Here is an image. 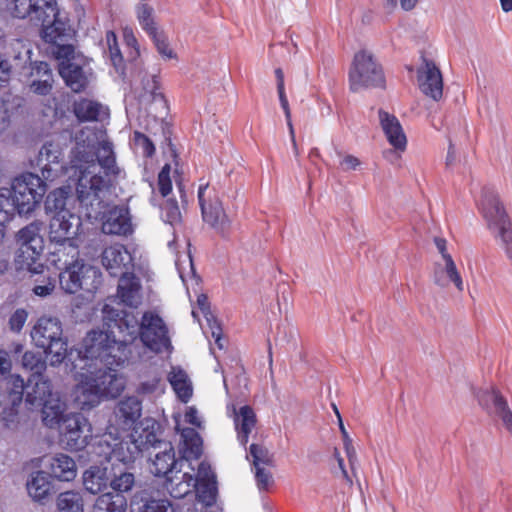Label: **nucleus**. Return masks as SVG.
<instances>
[{
	"label": "nucleus",
	"instance_id": "30",
	"mask_svg": "<svg viewBox=\"0 0 512 512\" xmlns=\"http://www.w3.org/2000/svg\"><path fill=\"white\" fill-rule=\"evenodd\" d=\"M48 468L50 475L60 481H72L77 475L74 459L63 453L51 457Z\"/></svg>",
	"mask_w": 512,
	"mask_h": 512
},
{
	"label": "nucleus",
	"instance_id": "15",
	"mask_svg": "<svg viewBox=\"0 0 512 512\" xmlns=\"http://www.w3.org/2000/svg\"><path fill=\"white\" fill-rule=\"evenodd\" d=\"M56 427L59 429L61 445L68 450L84 449L92 436L91 425L81 413L66 414Z\"/></svg>",
	"mask_w": 512,
	"mask_h": 512
},
{
	"label": "nucleus",
	"instance_id": "7",
	"mask_svg": "<svg viewBox=\"0 0 512 512\" xmlns=\"http://www.w3.org/2000/svg\"><path fill=\"white\" fill-rule=\"evenodd\" d=\"M30 336L35 346L43 349L47 356L50 355V365L58 366L66 358L69 360L68 343L63 337L62 323L57 317H40Z\"/></svg>",
	"mask_w": 512,
	"mask_h": 512
},
{
	"label": "nucleus",
	"instance_id": "54",
	"mask_svg": "<svg viewBox=\"0 0 512 512\" xmlns=\"http://www.w3.org/2000/svg\"><path fill=\"white\" fill-rule=\"evenodd\" d=\"M250 455L253 458L254 467H261V464L272 466L273 457L269 451L261 445L252 444L249 449Z\"/></svg>",
	"mask_w": 512,
	"mask_h": 512
},
{
	"label": "nucleus",
	"instance_id": "31",
	"mask_svg": "<svg viewBox=\"0 0 512 512\" xmlns=\"http://www.w3.org/2000/svg\"><path fill=\"white\" fill-rule=\"evenodd\" d=\"M73 112L81 122L101 121L108 116V111L103 105L85 98L74 103Z\"/></svg>",
	"mask_w": 512,
	"mask_h": 512
},
{
	"label": "nucleus",
	"instance_id": "40",
	"mask_svg": "<svg viewBox=\"0 0 512 512\" xmlns=\"http://www.w3.org/2000/svg\"><path fill=\"white\" fill-rule=\"evenodd\" d=\"M126 508L127 500L124 495L108 492L96 499L93 512H125Z\"/></svg>",
	"mask_w": 512,
	"mask_h": 512
},
{
	"label": "nucleus",
	"instance_id": "20",
	"mask_svg": "<svg viewBox=\"0 0 512 512\" xmlns=\"http://www.w3.org/2000/svg\"><path fill=\"white\" fill-rule=\"evenodd\" d=\"M419 88L423 94L439 101L443 95V79L439 68L431 60L424 59L418 69Z\"/></svg>",
	"mask_w": 512,
	"mask_h": 512
},
{
	"label": "nucleus",
	"instance_id": "34",
	"mask_svg": "<svg viewBox=\"0 0 512 512\" xmlns=\"http://www.w3.org/2000/svg\"><path fill=\"white\" fill-rule=\"evenodd\" d=\"M58 393L52 391L50 380L39 377L35 384L27 390L25 402L30 408H39L46 403L48 399L54 397Z\"/></svg>",
	"mask_w": 512,
	"mask_h": 512
},
{
	"label": "nucleus",
	"instance_id": "55",
	"mask_svg": "<svg viewBox=\"0 0 512 512\" xmlns=\"http://www.w3.org/2000/svg\"><path fill=\"white\" fill-rule=\"evenodd\" d=\"M162 217L165 222L174 225L181 220V212L175 200H167L162 207Z\"/></svg>",
	"mask_w": 512,
	"mask_h": 512
},
{
	"label": "nucleus",
	"instance_id": "23",
	"mask_svg": "<svg viewBox=\"0 0 512 512\" xmlns=\"http://www.w3.org/2000/svg\"><path fill=\"white\" fill-rule=\"evenodd\" d=\"M105 234L128 235L132 232L129 209L125 206H114L105 215L102 223Z\"/></svg>",
	"mask_w": 512,
	"mask_h": 512
},
{
	"label": "nucleus",
	"instance_id": "63",
	"mask_svg": "<svg viewBox=\"0 0 512 512\" xmlns=\"http://www.w3.org/2000/svg\"><path fill=\"white\" fill-rule=\"evenodd\" d=\"M185 421L198 428L201 427V420L199 417L198 410L195 407H189L185 413Z\"/></svg>",
	"mask_w": 512,
	"mask_h": 512
},
{
	"label": "nucleus",
	"instance_id": "9",
	"mask_svg": "<svg viewBox=\"0 0 512 512\" xmlns=\"http://www.w3.org/2000/svg\"><path fill=\"white\" fill-rule=\"evenodd\" d=\"M197 196L203 222L217 235L228 239L232 231V219L226 213L216 187L208 183L200 184Z\"/></svg>",
	"mask_w": 512,
	"mask_h": 512
},
{
	"label": "nucleus",
	"instance_id": "27",
	"mask_svg": "<svg viewBox=\"0 0 512 512\" xmlns=\"http://www.w3.org/2000/svg\"><path fill=\"white\" fill-rule=\"evenodd\" d=\"M158 423L153 419H145L140 423V426L133 428L130 436L135 444H137L139 451L142 452L149 447L154 449L161 448L164 441L159 440L157 436Z\"/></svg>",
	"mask_w": 512,
	"mask_h": 512
},
{
	"label": "nucleus",
	"instance_id": "59",
	"mask_svg": "<svg viewBox=\"0 0 512 512\" xmlns=\"http://www.w3.org/2000/svg\"><path fill=\"white\" fill-rule=\"evenodd\" d=\"M255 478L260 490H267L273 484V477L264 467H255Z\"/></svg>",
	"mask_w": 512,
	"mask_h": 512
},
{
	"label": "nucleus",
	"instance_id": "37",
	"mask_svg": "<svg viewBox=\"0 0 512 512\" xmlns=\"http://www.w3.org/2000/svg\"><path fill=\"white\" fill-rule=\"evenodd\" d=\"M51 490L52 482L46 472L36 471L31 474L27 482V491L34 501L41 502L45 500L50 495Z\"/></svg>",
	"mask_w": 512,
	"mask_h": 512
},
{
	"label": "nucleus",
	"instance_id": "46",
	"mask_svg": "<svg viewBox=\"0 0 512 512\" xmlns=\"http://www.w3.org/2000/svg\"><path fill=\"white\" fill-rule=\"evenodd\" d=\"M162 379L161 372L158 368H151L145 378L141 381L137 388L139 394H152L156 392L160 386Z\"/></svg>",
	"mask_w": 512,
	"mask_h": 512
},
{
	"label": "nucleus",
	"instance_id": "64",
	"mask_svg": "<svg viewBox=\"0 0 512 512\" xmlns=\"http://www.w3.org/2000/svg\"><path fill=\"white\" fill-rule=\"evenodd\" d=\"M55 288L54 283L51 281H48L45 285H36L33 288V292L40 297H45L50 295Z\"/></svg>",
	"mask_w": 512,
	"mask_h": 512
},
{
	"label": "nucleus",
	"instance_id": "11",
	"mask_svg": "<svg viewBox=\"0 0 512 512\" xmlns=\"http://www.w3.org/2000/svg\"><path fill=\"white\" fill-rule=\"evenodd\" d=\"M385 77L381 65L374 55L361 50L354 55L349 70V85L353 92L366 88L383 87Z\"/></svg>",
	"mask_w": 512,
	"mask_h": 512
},
{
	"label": "nucleus",
	"instance_id": "29",
	"mask_svg": "<svg viewBox=\"0 0 512 512\" xmlns=\"http://www.w3.org/2000/svg\"><path fill=\"white\" fill-rule=\"evenodd\" d=\"M117 296L126 306L136 308L141 304V283L133 271L119 277Z\"/></svg>",
	"mask_w": 512,
	"mask_h": 512
},
{
	"label": "nucleus",
	"instance_id": "6",
	"mask_svg": "<svg viewBox=\"0 0 512 512\" xmlns=\"http://www.w3.org/2000/svg\"><path fill=\"white\" fill-rule=\"evenodd\" d=\"M478 205L490 232L500 241L512 265V223L495 189L484 187Z\"/></svg>",
	"mask_w": 512,
	"mask_h": 512
},
{
	"label": "nucleus",
	"instance_id": "41",
	"mask_svg": "<svg viewBox=\"0 0 512 512\" xmlns=\"http://www.w3.org/2000/svg\"><path fill=\"white\" fill-rule=\"evenodd\" d=\"M15 388L16 389L9 393L8 397L11 403V407H5L2 412V421L7 427H10L16 422L18 414L16 407L22 403L23 399V380L19 377L16 378Z\"/></svg>",
	"mask_w": 512,
	"mask_h": 512
},
{
	"label": "nucleus",
	"instance_id": "25",
	"mask_svg": "<svg viewBox=\"0 0 512 512\" xmlns=\"http://www.w3.org/2000/svg\"><path fill=\"white\" fill-rule=\"evenodd\" d=\"M29 89L37 95H48L54 84L52 70L47 62L39 61L31 65Z\"/></svg>",
	"mask_w": 512,
	"mask_h": 512
},
{
	"label": "nucleus",
	"instance_id": "42",
	"mask_svg": "<svg viewBox=\"0 0 512 512\" xmlns=\"http://www.w3.org/2000/svg\"><path fill=\"white\" fill-rule=\"evenodd\" d=\"M57 506L60 512H83L84 504L80 492L66 491L58 496Z\"/></svg>",
	"mask_w": 512,
	"mask_h": 512
},
{
	"label": "nucleus",
	"instance_id": "36",
	"mask_svg": "<svg viewBox=\"0 0 512 512\" xmlns=\"http://www.w3.org/2000/svg\"><path fill=\"white\" fill-rule=\"evenodd\" d=\"M180 452L182 460L198 459L202 454V439L193 428H184L181 432Z\"/></svg>",
	"mask_w": 512,
	"mask_h": 512
},
{
	"label": "nucleus",
	"instance_id": "24",
	"mask_svg": "<svg viewBox=\"0 0 512 512\" xmlns=\"http://www.w3.org/2000/svg\"><path fill=\"white\" fill-rule=\"evenodd\" d=\"M160 450L154 454L150 471L155 476H168L174 474L177 470V466H182L183 460H176L175 451L170 442L163 443Z\"/></svg>",
	"mask_w": 512,
	"mask_h": 512
},
{
	"label": "nucleus",
	"instance_id": "56",
	"mask_svg": "<svg viewBox=\"0 0 512 512\" xmlns=\"http://www.w3.org/2000/svg\"><path fill=\"white\" fill-rule=\"evenodd\" d=\"M134 144L137 149L141 150L145 157H152L155 153L153 142L141 132H134Z\"/></svg>",
	"mask_w": 512,
	"mask_h": 512
},
{
	"label": "nucleus",
	"instance_id": "33",
	"mask_svg": "<svg viewBox=\"0 0 512 512\" xmlns=\"http://www.w3.org/2000/svg\"><path fill=\"white\" fill-rule=\"evenodd\" d=\"M42 413V421L49 428H56L62 419L66 416V404L60 399L59 394L48 399L46 403L39 407Z\"/></svg>",
	"mask_w": 512,
	"mask_h": 512
},
{
	"label": "nucleus",
	"instance_id": "18",
	"mask_svg": "<svg viewBox=\"0 0 512 512\" xmlns=\"http://www.w3.org/2000/svg\"><path fill=\"white\" fill-rule=\"evenodd\" d=\"M479 402L489 415L512 435V410L506 398L498 390L491 389L480 396Z\"/></svg>",
	"mask_w": 512,
	"mask_h": 512
},
{
	"label": "nucleus",
	"instance_id": "61",
	"mask_svg": "<svg viewBox=\"0 0 512 512\" xmlns=\"http://www.w3.org/2000/svg\"><path fill=\"white\" fill-rule=\"evenodd\" d=\"M12 75V64L0 54V88L8 84Z\"/></svg>",
	"mask_w": 512,
	"mask_h": 512
},
{
	"label": "nucleus",
	"instance_id": "10",
	"mask_svg": "<svg viewBox=\"0 0 512 512\" xmlns=\"http://www.w3.org/2000/svg\"><path fill=\"white\" fill-rule=\"evenodd\" d=\"M47 183L39 175L27 172L16 177L11 185L10 203L13 205V214L20 215L32 212L41 202L46 193Z\"/></svg>",
	"mask_w": 512,
	"mask_h": 512
},
{
	"label": "nucleus",
	"instance_id": "57",
	"mask_svg": "<svg viewBox=\"0 0 512 512\" xmlns=\"http://www.w3.org/2000/svg\"><path fill=\"white\" fill-rule=\"evenodd\" d=\"M170 170V165L166 164L158 174V189L163 197H166L172 190Z\"/></svg>",
	"mask_w": 512,
	"mask_h": 512
},
{
	"label": "nucleus",
	"instance_id": "2",
	"mask_svg": "<svg viewBox=\"0 0 512 512\" xmlns=\"http://www.w3.org/2000/svg\"><path fill=\"white\" fill-rule=\"evenodd\" d=\"M69 362L66 366L78 381L75 400L81 409L93 408L101 398H115L123 392L125 381L114 368L123 363H109L103 353L88 354L84 342L80 349H70Z\"/></svg>",
	"mask_w": 512,
	"mask_h": 512
},
{
	"label": "nucleus",
	"instance_id": "53",
	"mask_svg": "<svg viewBox=\"0 0 512 512\" xmlns=\"http://www.w3.org/2000/svg\"><path fill=\"white\" fill-rule=\"evenodd\" d=\"M106 42L108 45V53L113 66L118 70L122 67L123 57L118 47L117 38L114 32L106 33Z\"/></svg>",
	"mask_w": 512,
	"mask_h": 512
},
{
	"label": "nucleus",
	"instance_id": "48",
	"mask_svg": "<svg viewBox=\"0 0 512 512\" xmlns=\"http://www.w3.org/2000/svg\"><path fill=\"white\" fill-rule=\"evenodd\" d=\"M22 365L24 368L29 369L35 375H41L46 369V361L43 356L34 351H26L22 356Z\"/></svg>",
	"mask_w": 512,
	"mask_h": 512
},
{
	"label": "nucleus",
	"instance_id": "4",
	"mask_svg": "<svg viewBox=\"0 0 512 512\" xmlns=\"http://www.w3.org/2000/svg\"><path fill=\"white\" fill-rule=\"evenodd\" d=\"M106 331H91L83 339L87 353H103L109 363H125L130 357V344L139 335L140 322L132 312H113Z\"/></svg>",
	"mask_w": 512,
	"mask_h": 512
},
{
	"label": "nucleus",
	"instance_id": "26",
	"mask_svg": "<svg viewBox=\"0 0 512 512\" xmlns=\"http://www.w3.org/2000/svg\"><path fill=\"white\" fill-rule=\"evenodd\" d=\"M198 474L199 482L195 488L197 499L207 507L213 506L216 503L218 492L216 476L205 463L199 465Z\"/></svg>",
	"mask_w": 512,
	"mask_h": 512
},
{
	"label": "nucleus",
	"instance_id": "5",
	"mask_svg": "<svg viewBox=\"0 0 512 512\" xmlns=\"http://www.w3.org/2000/svg\"><path fill=\"white\" fill-rule=\"evenodd\" d=\"M9 9L17 18L29 17L42 26V39L54 46H72L66 42L72 37V29L66 19L60 17L56 0H8Z\"/></svg>",
	"mask_w": 512,
	"mask_h": 512
},
{
	"label": "nucleus",
	"instance_id": "45",
	"mask_svg": "<svg viewBox=\"0 0 512 512\" xmlns=\"http://www.w3.org/2000/svg\"><path fill=\"white\" fill-rule=\"evenodd\" d=\"M180 469L176 471L174 474L168 476L166 478L165 487L169 494L176 499H181L185 497L192 490L189 488V484H184L183 481L179 478Z\"/></svg>",
	"mask_w": 512,
	"mask_h": 512
},
{
	"label": "nucleus",
	"instance_id": "17",
	"mask_svg": "<svg viewBox=\"0 0 512 512\" xmlns=\"http://www.w3.org/2000/svg\"><path fill=\"white\" fill-rule=\"evenodd\" d=\"M101 263L112 277H121L134 270L131 253L119 243L104 248L101 254Z\"/></svg>",
	"mask_w": 512,
	"mask_h": 512
},
{
	"label": "nucleus",
	"instance_id": "44",
	"mask_svg": "<svg viewBox=\"0 0 512 512\" xmlns=\"http://www.w3.org/2000/svg\"><path fill=\"white\" fill-rule=\"evenodd\" d=\"M66 198L67 192L63 188H58L49 193L45 200L46 211L48 213H53V215L58 214L61 211H69L65 208Z\"/></svg>",
	"mask_w": 512,
	"mask_h": 512
},
{
	"label": "nucleus",
	"instance_id": "47",
	"mask_svg": "<svg viewBox=\"0 0 512 512\" xmlns=\"http://www.w3.org/2000/svg\"><path fill=\"white\" fill-rule=\"evenodd\" d=\"M110 486L116 492L115 494H122L132 489L135 483V477L132 473L127 471H120L119 474L114 473L113 478H110Z\"/></svg>",
	"mask_w": 512,
	"mask_h": 512
},
{
	"label": "nucleus",
	"instance_id": "21",
	"mask_svg": "<svg viewBox=\"0 0 512 512\" xmlns=\"http://www.w3.org/2000/svg\"><path fill=\"white\" fill-rule=\"evenodd\" d=\"M141 415L142 403L134 396L120 400L115 406L113 412L116 426L123 431L135 428Z\"/></svg>",
	"mask_w": 512,
	"mask_h": 512
},
{
	"label": "nucleus",
	"instance_id": "35",
	"mask_svg": "<svg viewBox=\"0 0 512 512\" xmlns=\"http://www.w3.org/2000/svg\"><path fill=\"white\" fill-rule=\"evenodd\" d=\"M235 427L237 430V438L242 446H246L249 434L256 425V415L250 406H242L235 415Z\"/></svg>",
	"mask_w": 512,
	"mask_h": 512
},
{
	"label": "nucleus",
	"instance_id": "28",
	"mask_svg": "<svg viewBox=\"0 0 512 512\" xmlns=\"http://www.w3.org/2000/svg\"><path fill=\"white\" fill-rule=\"evenodd\" d=\"M378 114L380 125L390 145L396 150L404 151L407 139L399 120L394 115L383 110H379Z\"/></svg>",
	"mask_w": 512,
	"mask_h": 512
},
{
	"label": "nucleus",
	"instance_id": "62",
	"mask_svg": "<svg viewBox=\"0 0 512 512\" xmlns=\"http://www.w3.org/2000/svg\"><path fill=\"white\" fill-rule=\"evenodd\" d=\"M340 165L343 171L357 170L361 165V161L353 155H345Z\"/></svg>",
	"mask_w": 512,
	"mask_h": 512
},
{
	"label": "nucleus",
	"instance_id": "8",
	"mask_svg": "<svg viewBox=\"0 0 512 512\" xmlns=\"http://www.w3.org/2000/svg\"><path fill=\"white\" fill-rule=\"evenodd\" d=\"M43 223L34 221L20 229L16 235L19 245L15 262L19 269L32 273L42 272L43 265L39 263L44 251V239L41 235Z\"/></svg>",
	"mask_w": 512,
	"mask_h": 512
},
{
	"label": "nucleus",
	"instance_id": "52",
	"mask_svg": "<svg viewBox=\"0 0 512 512\" xmlns=\"http://www.w3.org/2000/svg\"><path fill=\"white\" fill-rule=\"evenodd\" d=\"M13 218V205L10 203V190L0 189V226H4Z\"/></svg>",
	"mask_w": 512,
	"mask_h": 512
},
{
	"label": "nucleus",
	"instance_id": "38",
	"mask_svg": "<svg viewBox=\"0 0 512 512\" xmlns=\"http://www.w3.org/2000/svg\"><path fill=\"white\" fill-rule=\"evenodd\" d=\"M53 244L54 250L51 253L53 257L52 261L59 269H62V266H64L65 259H68L69 264L83 262L82 260H79V249L75 237L68 239V241L53 242Z\"/></svg>",
	"mask_w": 512,
	"mask_h": 512
},
{
	"label": "nucleus",
	"instance_id": "50",
	"mask_svg": "<svg viewBox=\"0 0 512 512\" xmlns=\"http://www.w3.org/2000/svg\"><path fill=\"white\" fill-rule=\"evenodd\" d=\"M149 37L152 39L158 53L163 59L170 60L177 57L174 50L170 47L168 38L163 31L159 30Z\"/></svg>",
	"mask_w": 512,
	"mask_h": 512
},
{
	"label": "nucleus",
	"instance_id": "43",
	"mask_svg": "<svg viewBox=\"0 0 512 512\" xmlns=\"http://www.w3.org/2000/svg\"><path fill=\"white\" fill-rule=\"evenodd\" d=\"M136 15L140 26L149 36L159 31L154 21L152 7L144 3L138 4L136 6Z\"/></svg>",
	"mask_w": 512,
	"mask_h": 512
},
{
	"label": "nucleus",
	"instance_id": "39",
	"mask_svg": "<svg viewBox=\"0 0 512 512\" xmlns=\"http://www.w3.org/2000/svg\"><path fill=\"white\" fill-rule=\"evenodd\" d=\"M109 481L110 477L106 467L91 466L83 474V485L92 494H97L105 489Z\"/></svg>",
	"mask_w": 512,
	"mask_h": 512
},
{
	"label": "nucleus",
	"instance_id": "16",
	"mask_svg": "<svg viewBox=\"0 0 512 512\" xmlns=\"http://www.w3.org/2000/svg\"><path fill=\"white\" fill-rule=\"evenodd\" d=\"M99 451L96 453L103 456L109 462H120L129 464L134 462L140 451L129 435L126 439L112 438V432L105 434L97 444Z\"/></svg>",
	"mask_w": 512,
	"mask_h": 512
},
{
	"label": "nucleus",
	"instance_id": "1",
	"mask_svg": "<svg viewBox=\"0 0 512 512\" xmlns=\"http://www.w3.org/2000/svg\"><path fill=\"white\" fill-rule=\"evenodd\" d=\"M36 166L40 178L53 183L65 175L75 184L79 202L85 206L100 204L101 194L107 191L120 175L116 164L113 144L100 139L92 129H82L75 138V146L70 152L69 165L63 164V151L58 144L45 143L37 157Z\"/></svg>",
	"mask_w": 512,
	"mask_h": 512
},
{
	"label": "nucleus",
	"instance_id": "3",
	"mask_svg": "<svg viewBox=\"0 0 512 512\" xmlns=\"http://www.w3.org/2000/svg\"><path fill=\"white\" fill-rule=\"evenodd\" d=\"M69 362L66 366L78 381L75 400L81 409L93 408L101 398H115L123 392L125 381L114 368L123 363H109L103 353L88 354L84 342L80 349H70Z\"/></svg>",
	"mask_w": 512,
	"mask_h": 512
},
{
	"label": "nucleus",
	"instance_id": "14",
	"mask_svg": "<svg viewBox=\"0 0 512 512\" xmlns=\"http://www.w3.org/2000/svg\"><path fill=\"white\" fill-rule=\"evenodd\" d=\"M59 61V74L65 84L76 93L82 92L88 86V75L83 69L81 60L75 54L74 46H60L52 52Z\"/></svg>",
	"mask_w": 512,
	"mask_h": 512
},
{
	"label": "nucleus",
	"instance_id": "32",
	"mask_svg": "<svg viewBox=\"0 0 512 512\" xmlns=\"http://www.w3.org/2000/svg\"><path fill=\"white\" fill-rule=\"evenodd\" d=\"M168 381L177 397L183 403H187L192 397L193 388L186 371L181 367L173 366L168 374Z\"/></svg>",
	"mask_w": 512,
	"mask_h": 512
},
{
	"label": "nucleus",
	"instance_id": "49",
	"mask_svg": "<svg viewBox=\"0 0 512 512\" xmlns=\"http://www.w3.org/2000/svg\"><path fill=\"white\" fill-rule=\"evenodd\" d=\"M136 512H173L171 503L166 499H141Z\"/></svg>",
	"mask_w": 512,
	"mask_h": 512
},
{
	"label": "nucleus",
	"instance_id": "19",
	"mask_svg": "<svg viewBox=\"0 0 512 512\" xmlns=\"http://www.w3.org/2000/svg\"><path fill=\"white\" fill-rule=\"evenodd\" d=\"M81 227V220L70 211H61L50 220L49 238L51 243L74 238Z\"/></svg>",
	"mask_w": 512,
	"mask_h": 512
},
{
	"label": "nucleus",
	"instance_id": "60",
	"mask_svg": "<svg viewBox=\"0 0 512 512\" xmlns=\"http://www.w3.org/2000/svg\"><path fill=\"white\" fill-rule=\"evenodd\" d=\"M143 89L149 93L153 99L160 98L163 99V95L158 93L159 89V79L157 75H151L147 78L143 79Z\"/></svg>",
	"mask_w": 512,
	"mask_h": 512
},
{
	"label": "nucleus",
	"instance_id": "22",
	"mask_svg": "<svg viewBox=\"0 0 512 512\" xmlns=\"http://www.w3.org/2000/svg\"><path fill=\"white\" fill-rule=\"evenodd\" d=\"M433 283L441 288L454 285L458 292L464 291V282L452 256H445L444 261H436L432 271Z\"/></svg>",
	"mask_w": 512,
	"mask_h": 512
},
{
	"label": "nucleus",
	"instance_id": "12",
	"mask_svg": "<svg viewBox=\"0 0 512 512\" xmlns=\"http://www.w3.org/2000/svg\"><path fill=\"white\" fill-rule=\"evenodd\" d=\"M63 271L59 274L61 289L68 294H75L80 290L94 291L99 284V272L84 262L70 263L64 260Z\"/></svg>",
	"mask_w": 512,
	"mask_h": 512
},
{
	"label": "nucleus",
	"instance_id": "58",
	"mask_svg": "<svg viewBox=\"0 0 512 512\" xmlns=\"http://www.w3.org/2000/svg\"><path fill=\"white\" fill-rule=\"evenodd\" d=\"M28 318V313L25 309H17L9 318V328L13 332L19 333Z\"/></svg>",
	"mask_w": 512,
	"mask_h": 512
},
{
	"label": "nucleus",
	"instance_id": "51",
	"mask_svg": "<svg viewBox=\"0 0 512 512\" xmlns=\"http://www.w3.org/2000/svg\"><path fill=\"white\" fill-rule=\"evenodd\" d=\"M20 49H14L13 54L7 59L12 64V71H18L25 68L27 63L31 65V50L24 47L20 42H18Z\"/></svg>",
	"mask_w": 512,
	"mask_h": 512
},
{
	"label": "nucleus",
	"instance_id": "13",
	"mask_svg": "<svg viewBox=\"0 0 512 512\" xmlns=\"http://www.w3.org/2000/svg\"><path fill=\"white\" fill-rule=\"evenodd\" d=\"M139 337L143 345L156 354L173 349L168 327L154 311H146L142 315Z\"/></svg>",
	"mask_w": 512,
	"mask_h": 512
}]
</instances>
